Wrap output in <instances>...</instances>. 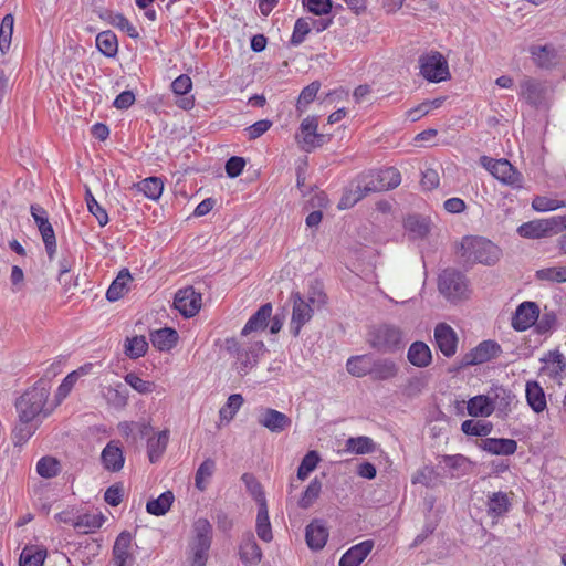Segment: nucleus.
Wrapping results in <instances>:
<instances>
[{
	"label": "nucleus",
	"instance_id": "1",
	"mask_svg": "<svg viewBox=\"0 0 566 566\" xmlns=\"http://www.w3.org/2000/svg\"><path fill=\"white\" fill-rule=\"evenodd\" d=\"M459 253L465 263H481L484 265H493L501 258V249L496 244L478 235L464 237Z\"/></svg>",
	"mask_w": 566,
	"mask_h": 566
},
{
	"label": "nucleus",
	"instance_id": "2",
	"mask_svg": "<svg viewBox=\"0 0 566 566\" xmlns=\"http://www.w3.org/2000/svg\"><path fill=\"white\" fill-rule=\"evenodd\" d=\"M326 295L318 290H313L306 298L298 292L292 293L293 311L290 323V331L297 336L303 325H305L313 316L314 308L325 304Z\"/></svg>",
	"mask_w": 566,
	"mask_h": 566
},
{
	"label": "nucleus",
	"instance_id": "3",
	"mask_svg": "<svg viewBox=\"0 0 566 566\" xmlns=\"http://www.w3.org/2000/svg\"><path fill=\"white\" fill-rule=\"evenodd\" d=\"M50 388L48 382L40 379L35 385L27 390L17 401L15 407L19 413V420L33 421L42 411L49 398Z\"/></svg>",
	"mask_w": 566,
	"mask_h": 566
},
{
	"label": "nucleus",
	"instance_id": "4",
	"mask_svg": "<svg viewBox=\"0 0 566 566\" xmlns=\"http://www.w3.org/2000/svg\"><path fill=\"white\" fill-rule=\"evenodd\" d=\"M438 289L451 302L467 298L470 294L467 276L461 271L452 268L444 269L439 274Z\"/></svg>",
	"mask_w": 566,
	"mask_h": 566
},
{
	"label": "nucleus",
	"instance_id": "5",
	"mask_svg": "<svg viewBox=\"0 0 566 566\" xmlns=\"http://www.w3.org/2000/svg\"><path fill=\"white\" fill-rule=\"evenodd\" d=\"M366 192H381L395 189L401 182V175L395 167L371 170L359 176Z\"/></svg>",
	"mask_w": 566,
	"mask_h": 566
},
{
	"label": "nucleus",
	"instance_id": "6",
	"mask_svg": "<svg viewBox=\"0 0 566 566\" xmlns=\"http://www.w3.org/2000/svg\"><path fill=\"white\" fill-rule=\"evenodd\" d=\"M369 345L380 353H395L402 345V331L391 324L374 327L369 333Z\"/></svg>",
	"mask_w": 566,
	"mask_h": 566
},
{
	"label": "nucleus",
	"instance_id": "7",
	"mask_svg": "<svg viewBox=\"0 0 566 566\" xmlns=\"http://www.w3.org/2000/svg\"><path fill=\"white\" fill-rule=\"evenodd\" d=\"M482 166L499 181L514 189L523 188V175L504 158L494 159L486 156L481 157Z\"/></svg>",
	"mask_w": 566,
	"mask_h": 566
},
{
	"label": "nucleus",
	"instance_id": "8",
	"mask_svg": "<svg viewBox=\"0 0 566 566\" xmlns=\"http://www.w3.org/2000/svg\"><path fill=\"white\" fill-rule=\"evenodd\" d=\"M420 74L429 82L440 83L450 78L446 57L438 51H430L419 56Z\"/></svg>",
	"mask_w": 566,
	"mask_h": 566
},
{
	"label": "nucleus",
	"instance_id": "9",
	"mask_svg": "<svg viewBox=\"0 0 566 566\" xmlns=\"http://www.w3.org/2000/svg\"><path fill=\"white\" fill-rule=\"evenodd\" d=\"M318 117L307 116L300 125V130L295 138L301 149L304 151H312L313 149L323 146L331 139L329 134L318 133Z\"/></svg>",
	"mask_w": 566,
	"mask_h": 566
},
{
	"label": "nucleus",
	"instance_id": "10",
	"mask_svg": "<svg viewBox=\"0 0 566 566\" xmlns=\"http://www.w3.org/2000/svg\"><path fill=\"white\" fill-rule=\"evenodd\" d=\"M513 493L503 491L489 492L486 494L485 510L486 515L492 520V525L504 518L513 506Z\"/></svg>",
	"mask_w": 566,
	"mask_h": 566
},
{
	"label": "nucleus",
	"instance_id": "11",
	"mask_svg": "<svg viewBox=\"0 0 566 566\" xmlns=\"http://www.w3.org/2000/svg\"><path fill=\"white\" fill-rule=\"evenodd\" d=\"M564 220L558 216H553L547 219L533 220L524 222L517 228V233L527 239H541L547 237L549 233L558 231V224Z\"/></svg>",
	"mask_w": 566,
	"mask_h": 566
},
{
	"label": "nucleus",
	"instance_id": "12",
	"mask_svg": "<svg viewBox=\"0 0 566 566\" xmlns=\"http://www.w3.org/2000/svg\"><path fill=\"white\" fill-rule=\"evenodd\" d=\"M543 364L539 374L558 384L566 377V357L558 349L548 350L539 359Z\"/></svg>",
	"mask_w": 566,
	"mask_h": 566
},
{
	"label": "nucleus",
	"instance_id": "13",
	"mask_svg": "<svg viewBox=\"0 0 566 566\" xmlns=\"http://www.w3.org/2000/svg\"><path fill=\"white\" fill-rule=\"evenodd\" d=\"M501 346L494 340H483L463 355L462 366H474L490 361L501 354Z\"/></svg>",
	"mask_w": 566,
	"mask_h": 566
},
{
	"label": "nucleus",
	"instance_id": "14",
	"mask_svg": "<svg viewBox=\"0 0 566 566\" xmlns=\"http://www.w3.org/2000/svg\"><path fill=\"white\" fill-rule=\"evenodd\" d=\"M174 306L185 317H192L201 307V294L192 286L181 289L175 295Z\"/></svg>",
	"mask_w": 566,
	"mask_h": 566
},
{
	"label": "nucleus",
	"instance_id": "15",
	"mask_svg": "<svg viewBox=\"0 0 566 566\" xmlns=\"http://www.w3.org/2000/svg\"><path fill=\"white\" fill-rule=\"evenodd\" d=\"M434 344L441 354L451 358L455 355L458 348V335L447 323H439L434 327Z\"/></svg>",
	"mask_w": 566,
	"mask_h": 566
},
{
	"label": "nucleus",
	"instance_id": "16",
	"mask_svg": "<svg viewBox=\"0 0 566 566\" xmlns=\"http://www.w3.org/2000/svg\"><path fill=\"white\" fill-rule=\"evenodd\" d=\"M538 315V305L535 302L525 301L516 307L512 316L511 325L515 331L524 332L535 325Z\"/></svg>",
	"mask_w": 566,
	"mask_h": 566
},
{
	"label": "nucleus",
	"instance_id": "17",
	"mask_svg": "<svg viewBox=\"0 0 566 566\" xmlns=\"http://www.w3.org/2000/svg\"><path fill=\"white\" fill-rule=\"evenodd\" d=\"M374 548V541H363L348 548L340 557L339 566H359Z\"/></svg>",
	"mask_w": 566,
	"mask_h": 566
},
{
	"label": "nucleus",
	"instance_id": "18",
	"mask_svg": "<svg viewBox=\"0 0 566 566\" xmlns=\"http://www.w3.org/2000/svg\"><path fill=\"white\" fill-rule=\"evenodd\" d=\"M530 54L536 66L541 69H551L557 64L558 53L554 45H531Z\"/></svg>",
	"mask_w": 566,
	"mask_h": 566
},
{
	"label": "nucleus",
	"instance_id": "19",
	"mask_svg": "<svg viewBox=\"0 0 566 566\" xmlns=\"http://www.w3.org/2000/svg\"><path fill=\"white\" fill-rule=\"evenodd\" d=\"M480 447L495 455H511L516 452L517 442L509 438H485L481 440Z\"/></svg>",
	"mask_w": 566,
	"mask_h": 566
},
{
	"label": "nucleus",
	"instance_id": "20",
	"mask_svg": "<svg viewBox=\"0 0 566 566\" xmlns=\"http://www.w3.org/2000/svg\"><path fill=\"white\" fill-rule=\"evenodd\" d=\"M133 536L129 532H122L113 546V558L112 563L129 564L133 565L134 557L130 554Z\"/></svg>",
	"mask_w": 566,
	"mask_h": 566
},
{
	"label": "nucleus",
	"instance_id": "21",
	"mask_svg": "<svg viewBox=\"0 0 566 566\" xmlns=\"http://www.w3.org/2000/svg\"><path fill=\"white\" fill-rule=\"evenodd\" d=\"M520 96L533 106L539 105L545 95V87L538 80L526 77L520 84Z\"/></svg>",
	"mask_w": 566,
	"mask_h": 566
},
{
	"label": "nucleus",
	"instance_id": "22",
	"mask_svg": "<svg viewBox=\"0 0 566 566\" xmlns=\"http://www.w3.org/2000/svg\"><path fill=\"white\" fill-rule=\"evenodd\" d=\"M95 12L102 20L124 31L128 36L133 39L139 38L137 29L122 13H116L103 8L95 10Z\"/></svg>",
	"mask_w": 566,
	"mask_h": 566
},
{
	"label": "nucleus",
	"instance_id": "23",
	"mask_svg": "<svg viewBox=\"0 0 566 566\" xmlns=\"http://www.w3.org/2000/svg\"><path fill=\"white\" fill-rule=\"evenodd\" d=\"M306 543L313 551L322 549L328 539V530L323 521L315 520L306 526Z\"/></svg>",
	"mask_w": 566,
	"mask_h": 566
},
{
	"label": "nucleus",
	"instance_id": "24",
	"mask_svg": "<svg viewBox=\"0 0 566 566\" xmlns=\"http://www.w3.org/2000/svg\"><path fill=\"white\" fill-rule=\"evenodd\" d=\"M440 464H443L452 479L463 476L471 470V461L463 454H444L440 457Z\"/></svg>",
	"mask_w": 566,
	"mask_h": 566
},
{
	"label": "nucleus",
	"instance_id": "25",
	"mask_svg": "<svg viewBox=\"0 0 566 566\" xmlns=\"http://www.w3.org/2000/svg\"><path fill=\"white\" fill-rule=\"evenodd\" d=\"M101 459L104 468L112 472H118L125 462L123 450L115 441L106 444L102 451Z\"/></svg>",
	"mask_w": 566,
	"mask_h": 566
},
{
	"label": "nucleus",
	"instance_id": "26",
	"mask_svg": "<svg viewBox=\"0 0 566 566\" xmlns=\"http://www.w3.org/2000/svg\"><path fill=\"white\" fill-rule=\"evenodd\" d=\"M399 367L390 358H374L370 377L373 380L385 381L398 375Z\"/></svg>",
	"mask_w": 566,
	"mask_h": 566
},
{
	"label": "nucleus",
	"instance_id": "27",
	"mask_svg": "<svg viewBox=\"0 0 566 566\" xmlns=\"http://www.w3.org/2000/svg\"><path fill=\"white\" fill-rule=\"evenodd\" d=\"M195 537L190 544L191 548L209 551L212 539V526L207 518H198L193 524Z\"/></svg>",
	"mask_w": 566,
	"mask_h": 566
},
{
	"label": "nucleus",
	"instance_id": "28",
	"mask_svg": "<svg viewBox=\"0 0 566 566\" xmlns=\"http://www.w3.org/2000/svg\"><path fill=\"white\" fill-rule=\"evenodd\" d=\"M407 358L411 365L424 368L432 363V352L424 342L417 340L410 345Z\"/></svg>",
	"mask_w": 566,
	"mask_h": 566
},
{
	"label": "nucleus",
	"instance_id": "29",
	"mask_svg": "<svg viewBox=\"0 0 566 566\" xmlns=\"http://www.w3.org/2000/svg\"><path fill=\"white\" fill-rule=\"evenodd\" d=\"M525 397L527 405L534 412L541 413L547 408L544 389L536 380L526 382Z\"/></svg>",
	"mask_w": 566,
	"mask_h": 566
},
{
	"label": "nucleus",
	"instance_id": "30",
	"mask_svg": "<svg viewBox=\"0 0 566 566\" xmlns=\"http://www.w3.org/2000/svg\"><path fill=\"white\" fill-rule=\"evenodd\" d=\"M239 554L241 560L247 565H256L262 557V552L259 545L255 542L253 534L247 533L243 535Z\"/></svg>",
	"mask_w": 566,
	"mask_h": 566
},
{
	"label": "nucleus",
	"instance_id": "31",
	"mask_svg": "<svg viewBox=\"0 0 566 566\" xmlns=\"http://www.w3.org/2000/svg\"><path fill=\"white\" fill-rule=\"evenodd\" d=\"M263 349V343L258 340L244 347V349L237 356L235 368L240 374H247L250 368L256 363L258 355Z\"/></svg>",
	"mask_w": 566,
	"mask_h": 566
},
{
	"label": "nucleus",
	"instance_id": "32",
	"mask_svg": "<svg viewBox=\"0 0 566 566\" xmlns=\"http://www.w3.org/2000/svg\"><path fill=\"white\" fill-rule=\"evenodd\" d=\"M272 315V305L266 303L262 305L247 322L242 329V335L245 336L252 332L264 329Z\"/></svg>",
	"mask_w": 566,
	"mask_h": 566
},
{
	"label": "nucleus",
	"instance_id": "33",
	"mask_svg": "<svg viewBox=\"0 0 566 566\" xmlns=\"http://www.w3.org/2000/svg\"><path fill=\"white\" fill-rule=\"evenodd\" d=\"M374 357L368 354L352 356L346 361L348 374L354 377L361 378L371 373Z\"/></svg>",
	"mask_w": 566,
	"mask_h": 566
},
{
	"label": "nucleus",
	"instance_id": "34",
	"mask_svg": "<svg viewBox=\"0 0 566 566\" xmlns=\"http://www.w3.org/2000/svg\"><path fill=\"white\" fill-rule=\"evenodd\" d=\"M150 342L157 349L170 350L178 342V333L170 327H164L150 333Z\"/></svg>",
	"mask_w": 566,
	"mask_h": 566
},
{
	"label": "nucleus",
	"instance_id": "35",
	"mask_svg": "<svg viewBox=\"0 0 566 566\" xmlns=\"http://www.w3.org/2000/svg\"><path fill=\"white\" fill-rule=\"evenodd\" d=\"M467 409L472 417H489L494 411V403L490 396L478 395L469 399Z\"/></svg>",
	"mask_w": 566,
	"mask_h": 566
},
{
	"label": "nucleus",
	"instance_id": "36",
	"mask_svg": "<svg viewBox=\"0 0 566 566\" xmlns=\"http://www.w3.org/2000/svg\"><path fill=\"white\" fill-rule=\"evenodd\" d=\"M133 277L127 269H123L117 277L112 282L111 286L106 292V298L109 302L118 301L128 292V283L132 282Z\"/></svg>",
	"mask_w": 566,
	"mask_h": 566
},
{
	"label": "nucleus",
	"instance_id": "37",
	"mask_svg": "<svg viewBox=\"0 0 566 566\" xmlns=\"http://www.w3.org/2000/svg\"><path fill=\"white\" fill-rule=\"evenodd\" d=\"M169 441V431L164 430L156 437L149 438L147 442L148 458L151 463L157 462L164 454Z\"/></svg>",
	"mask_w": 566,
	"mask_h": 566
},
{
	"label": "nucleus",
	"instance_id": "38",
	"mask_svg": "<svg viewBox=\"0 0 566 566\" xmlns=\"http://www.w3.org/2000/svg\"><path fill=\"white\" fill-rule=\"evenodd\" d=\"M258 422L271 432H281L283 430V413L271 408L263 409L258 416Z\"/></svg>",
	"mask_w": 566,
	"mask_h": 566
},
{
	"label": "nucleus",
	"instance_id": "39",
	"mask_svg": "<svg viewBox=\"0 0 566 566\" xmlns=\"http://www.w3.org/2000/svg\"><path fill=\"white\" fill-rule=\"evenodd\" d=\"M361 185L363 182L358 177L356 182L353 184L350 188L345 191V193L342 196L338 202V208L340 210L352 208L354 205H356L358 201H360L363 198L369 195V192H366L364 190Z\"/></svg>",
	"mask_w": 566,
	"mask_h": 566
},
{
	"label": "nucleus",
	"instance_id": "40",
	"mask_svg": "<svg viewBox=\"0 0 566 566\" xmlns=\"http://www.w3.org/2000/svg\"><path fill=\"white\" fill-rule=\"evenodd\" d=\"M325 478V474H322V478L315 476L310 484L302 492L301 497L298 500V506L302 509L311 507L316 500L319 497L322 492V479Z\"/></svg>",
	"mask_w": 566,
	"mask_h": 566
},
{
	"label": "nucleus",
	"instance_id": "41",
	"mask_svg": "<svg viewBox=\"0 0 566 566\" xmlns=\"http://www.w3.org/2000/svg\"><path fill=\"white\" fill-rule=\"evenodd\" d=\"M175 500L171 491L161 493L157 499L149 500L146 504V510L149 514L160 516L166 514Z\"/></svg>",
	"mask_w": 566,
	"mask_h": 566
},
{
	"label": "nucleus",
	"instance_id": "42",
	"mask_svg": "<svg viewBox=\"0 0 566 566\" xmlns=\"http://www.w3.org/2000/svg\"><path fill=\"white\" fill-rule=\"evenodd\" d=\"M96 46L107 57H114L118 51L117 36L112 31H102L96 36Z\"/></svg>",
	"mask_w": 566,
	"mask_h": 566
},
{
	"label": "nucleus",
	"instance_id": "43",
	"mask_svg": "<svg viewBox=\"0 0 566 566\" xmlns=\"http://www.w3.org/2000/svg\"><path fill=\"white\" fill-rule=\"evenodd\" d=\"M346 449L356 454H368L376 451V443L367 436L349 438L346 441Z\"/></svg>",
	"mask_w": 566,
	"mask_h": 566
},
{
	"label": "nucleus",
	"instance_id": "44",
	"mask_svg": "<svg viewBox=\"0 0 566 566\" xmlns=\"http://www.w3.org/2000/svg\"><path fill=\"white\" fill-rule=\"evenodd\" d=\"M322 458L316 450L308 451L302 459L297 468V479L301 481L306 480L310 474L317 468Z\"/></svg>",
	"mask_w": 566,
	"mask_h": 566
},
{
	"label": "nucleus",
	"instance_id": "45",
	"mask_svg": "<svg viewBox=\"0 0 566 566\" xmlns=\"http://www.w3.org/2000/svg\"><path fill=\"white\" fill-rule=\"evenodd\" d=\"M104 516L102 514H83L73 522L75 530L82 533H91L103 525Z\"/></svg>",
	"mask_w": 566,
	"mask_h": 566
},
{
	"label": "nucleus",
	"instance_id": "46",
	"mask_svg": "<svg viewBox=\"0 0 566 566\" xmlns=\"http://www.w3.org/2000/svg\"><path fill=\"white\" fill-rule=\"evenodd\" d=\"M136 187L147 198L151 200H157L161 196L164 184L157 177H149L138 182Z\"/></svg>",
	"mask_w": 566,
	"mask_h": 566
},
{
	"label": "nucleus",
	"instance_id": "47",
	"mask_svg": "<svg viewBox=\"0 0 566 566\" xmlns=\"http://www.w3.org/2000/svg\"><path fill=\"white\" fill-rule=\"evenodd\" d=\"M492 429L491 422L482 420H464L461 424V430L467 436L486 437L491 433Z\"/></svg>",
	"mask_w": 566,
	"mask_h": 566
},
{
	"label": "nucleus",
	"instance_id": "48",
	"mask_svg": "<svg viewBox=\"0 0 566 566\" xmlns=\"http://www.w3.org/2000/svg\"><path fill=\"white\" fill-rule=\"evenodd\" d=\"M256 533L258 536L264 542H270L272 539V531L269 521L266 503H262L261 507L258 510Z\"/></svg>",
	"mask_w": 566,
	"mask_h": 566
},
{
	"label": "nucleus",
	"instance_id": "49",
	"mask_svg": "<svg viewBox=\"0 0 566 566\" xmlns=\"http://www.w3.org/2000/svg\"><path fill=\"white\" fill-rule=\"evenodd\" d=\"M490 397L494 403V410L497 409L503 413H507L510 411V405L514 398L510 390L504 387H496L492 390V395Z\"/></svg>",
	"mask_w": 566,
	"mask_h": 566
},
{
	"label": "nucleus",
	"instance_id": "50",
	"mask_svg": "<svg viewBox=\"0 0 566 566\" xmlns=\"http://www.w3.org/2000/svg\"><path fill=\"white\" fill-rule=\"evenodd\" d=\"M61 471V464L53 457H43L36 463V472L44 479H52Z\"/></svg>",
	"mask_w": 566,
	"mask_h": 566
},
{
	"label": "nucleus",
	"instance_id": "51",
	"mask_svg": "<svg viewBox=\"0 0 566 566\" xmlns=\"http://www.w3.org/2000/svg\"><path fill=\"white\" fill-rule=\"evenodd\" d=\"M46 552L35 547H24L19 564L20 566H43Z\"/></svg>",
	"mask_w": 566,
	"mask_h": 566
},
{
	"label": "nucleus",
	"instance_id": "52",
	"mask_svg": "<svg viewBox=\"0 0 566 566\" xmlns=\"http://www.w3.org/2000/svg\"><path fill=\"white\" fill-rule=\"evenodd\" d=\"M147 349L148 343L144 336H134L126 339L125 354L132 359L143 357Z\"/></svg>",
	"mask_w": 566,
	"mask_h": 566
},
{
	"label": "nucleus",
	"instance_id": "53",
	"mask_svg": "<svg viewBox=\"0 0 566 566\" xmlns=\"http://www.w3.org/2000/svg\"><path fill=\"white\" fill-rule=\"evenodd\" d=\"M216 470L214 460L208 458L198 468L195 475V485L198 490H206V481L210 479Z\"/></svg>",
	"mask_w": 566,
	"mask_h": 566
},
{
	"label": "nucleus",
	"instance_id": "54",
	"mask_svg": "<svg viewBox=\"0 0 566 566\" xmlns=\"http://www.w3.org/2000/svg\"><path fill=\"white\" fill-rule=\"evenodd\" d=\"M438 476L439 475L433 467L424 465L413 474L411 483L422 484L426 488H433L437 484Z\"/></svg>",
	"mask_w": 566,
	"mask_h": 566
},
{
	"label": "nucleus",
	"instance_id": "55",
	"mask_svg": "<svg viewBox=\"0 0 566 566\" xmlns=\"http://www.w3.org/2000/svg\"><path fill=\"white\" fill-rule=\"evenodd\" d=\"M303 8L317 17L329 15L334 6L332 0H302Z\"/></svg>",
	"mask_w": 566,
	"mask_h": 566
},
{
	"label": "nucleus",
	"instance_id": "56",
	"mask_svg": "<svg viewBox=\"0 0 566 566\" xmlns=\"http://www.w3.org/2000/svg\"><path fill=\"white\" fill-rule=\"evenodd\" d=\"M14 18L12 14H6L0 25V50L4 53L9 50L13 34Z\"/></svg>",
	"mask_w": 566,
	"mask_h": 566
},
{
	"label": "nucleus",
	"instance_id": "57",
	"mask_svg": "<svg viewBox=\"0 0 566 566\" xmlns=\"http://www.w3.org/2000/svg\"><path fill=\"white\" fill-rule=\"evenodd\" d=\"M85 200L88 211L96 218L98 224L101 227L106 226L108 222V214L106 210L98 205V202L96 201V199L94 198L88 188L85 192Z\"/></svg>",
	"mask_w": 566,
	"mask_h": 566
},
{
	"label": "nucleus",
	"instance_id": "58",
	"mask_svg": "<svg viewBox=\"0 0 566 566\" xmlns=\"http://www.w3.org/2000/svg\"><path fill=\"white\" fill-rule=\"evenodd\" d=\"M310 21L308 19H305V18H298L296 21H295V24H294V29H293V33L290 38V43L292 45H300L302 44L307 34L311 32V25H310Z\"/></svg>",
	"mask_w": 566,
	"mask_h": 566
},
{
	"label": "nucleus",
	"instance_id": "59",
	"mask_svg": "<svg viewBox=\"0 0 566 566\" xmlns=\"http://www.w3.org/2000/svg\"><path fill=\"white\" fill-rule=\"evenodd\" d=\"M319 87V82L314 81L302 90L296 104L297 111L304 112L307 105L315 99Z\"/></svg>",
	"mask_w": 566,
	"mask_h": 566
},
{
	"label": "nucleus",
	"instance_id": "60",
	"mask_svg": "<svg viewBox=\"0 0 566 566\" xmlns=\"http://www.w3.org/2000/svg\"><path fill=\"white\" fill-rule=\"evenodd\" d=\"M535 276L539 281L565 283L564 266H552L537 270Z\"/></svg>",
	"mask_w": 566,
	"mask_h": 566
},
{
	"label": "nucleus",
	"instance_id": "61",
	"mask_svg": "<svg viewBox=\"0 0 566 566\" xmlns=\"http://www.w3.org/2000/svg\"><path fill=\"white\" fill-rule=\"evenodd\" d=\"M125 381L134 390H136L137 392H139L142 395L151 394L155 390V387H156V385L154 382L142 379L135 373H128L125 376Z\"/></svg>",
	"mask_w": 566,
	"mask_h": 566
},
{
	"label": "nucleus",
	"instance_id": "62",
	"mask_svg": "<svg viewBox=\"0 0 566 566\" xmlns=\"http://www.w3.org/2000/svg\"><path fill=\"white\" fill-rule=\"evenodd\" d=\"M406 229L418 238H423L429 233L428 221L420 216H410L405 222Z\"/></svg>",
	"mask_w": 566,
	"mask_h": 566
},
{
	"label": "nucleus",
	"instance_id": "63",
	"mask_svg": "<svg viewBox=\"0 0 566 566\" xmlns=\"http://www.w3.org/2000/svg\"><path fill=\"white\" fill-rule=\"evenodd\" d=\"M241 479L250 495L258 502L259 507H261V504L265 503V497L259 481L250 473H244Z\"/></svg>",
	"mask_w": 566,
	"mask_h": 566
},
{
	"label": "nucleus",
	"instance_id": "64",
	"mask_svg": "<svg viewBox=\"0 0 566 566\" xmlns=\"http://www.w3.org/2000/svg\"><path fill=\"white\" fill-rule=\"evenodd\" d=\"M532 208L538 212H547L562 208V203L558 199H553L545 196H536L532 200Z\"/></svg>",
	"mask_w": 566,
	"mask_h": 566
}]
</instances>
